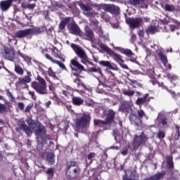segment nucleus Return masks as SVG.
I'll list each match as a JSON object with an SVG mask.
<instances>
[{
  "mask_svg": "<svg viewBox=\"0 0 180 180\" xmlns=\"http://www.w3.org/2000/svg\"><path fill=\"white\" fill-rule=\"evenodd\" d=\"M27 123L29 126H34L32 129L34 130L37 137L38 146H41V147H43V146L47 144V141L46 140V139H47V136H46L47 129H46V127L40 122L37 123L33 120H28Z\"/></svg>",
  "mask_w": 180,
  "mask_h": 180,
  "instance_id": "obj_1",
  "label": "nucleus"
},
{
  "mask_svg": "<svg viewBox=\"0 0 180 180\" xmlns=\"http://www.w3.org/2000/svg\"><path fill=\"white\" fill-rule=\"evenodd\" d=\"M65 176L67 179H77L81 175V167L77 162L70 160L65 165Z\"/></svg>",
  "mask_w": 180,
  "mask_h": 180,
  "instance_id": "obj_2",
  "label": "nucleus"
},
{
  "mask_svg": "<svg viewBox=\"0 0 180 180\" xmlns=\"http://www.w3.org/2000/svg\"><path fill=\"white\" fill-rule=\"evenodd\" d=\"M43 33V29L39 27H33L25 30H20L15 33V39H27L32 36H39Z\"/></svg>",
  "mask_w": 180,
  "mask_h": 180,
  "instance_id": "obj_3",
  "label": "nucleus"
},
{
  "mask_svg": "<svg viewBox=\"0 0 180 180\" xmlns=\"http://www.w3.org/2000/svg\"><path fill=\"white\" fill-rule=\"evenodd\" d=\"M37 80L38 82H32L31 83L32 88L34 89L37 94H39V95H47V94H49L47 82L40 75L37 77Z\"/></svg>",
  "mask_w": 180,
  "mask_h": 180,
  "instance_id": "obj_4",
  "label": "nucleus"
},
{
  "mask_svg": "<svg viewBox=\"0 0 180 180\" xmlns=\"http://www.w3.org/2000/svg\"><path fill=\"white\" fill-rule=\"evenodd\" d=\"M100 47L101 50L108 53V54H109V56L112 57V58H113V60L116 61L123 70H129V66L124 64V60H123L122 56L115 53V51H112V49L105 44H101Z\"/></svg>",
  "mask_w": 180,
  "mask_h": 180,
  "instance_id": "obj_5",
  "label": "nucleus"
},
{
  "mask_svg": "<svg viewBox=\"0 0 180 180\" xmlns=\"http://www.w3.org/2000/svg\"><path fill=\"white\" fill-rule=\"evenodd\" d=\"M89 123H91V115L84 113L80 118L76 119L73 128L75 131H79L86 126H89Z\"/></svg>",
  "mask_w": 180,
  "mask_h": 180,
  "instance_id": "obj_6",
  "label": "nucleus"
},
{
  "mask_svg": "<svg viewBox=\"0 0 180 180\" xmlns=\"http://www.w3.org/2000/svg\"><path fill=\"white\" fill-rule=\"evenodd\" d=\"M71 47L73 51H75V54H77L79 58H80L81 63L82 64H84V65H86V64L92 65V64H94L92 62L89 60V58L88 57L86 53H85V51L82 48H81L79 46L75 44H71Z\"/></svg>",
  "mask_w": 180,
  "mask_h": 180,
  "instance_id": "obj_7",
  "label": "nucleus"
},
{
  "mask_svg": "<svg viewBox=\"0 0 180 180\" xmlns=\"http://www.w3.org/2000/svg\"><path fill=\"white\" fill-rule=\"evenodd\" d=\"M69 65L72 71L77 72V74H81L83 71H85V67L78 62V58L77 57H75L70 60Z\"/></svg>",
  "mask_w": 180,
  "mask_h": 180,
  "instance_id": "obj_8",
  "label": "nucleus"
},
{
  "mask_svg": "<svg viewBox=\"0 0 180 180\" xmlns=\"http://www.w3.org/2000/svg\"><path fill=\"white\" fill-rule=\"evenodd\" d=\"M18 127L15 128V131L17 133H20V130H22V131H25V134L28 136V137H31L32 134H33V131H32V129H30V127L27 126L26 124V122L23 120H20L18 122Z\"/></svg>",
  "mask_w": 180,
  "mask_h": 180,
  "instance_id": "obj_9",
  "label": "nucleus"
},
{
  "mask_svg": "<svg viewBox=\"0 0 180 180\" xmlns=\"http://www.w3.org/2000/svg\"><path fill=\"white\" fill-rule=\"evenodd\" d=\"M1 54L5 60L13 61L15 58V49H13V46H4Z\"/></svg>",
  "mask_w": 180,
  "mask_h": 180,
  "instance_id": "obj_10",
  "label": "nucleus"
},
{
  "mask_svg": "<svg viewBox=\"0 0 180 180\" xmlns=\"http://www.w3.org/2000/svg\"><path fill=\"white\" fill-rule=\"evenodd\" d=\"M147 140H148V137L146 136L144 132H142L141 135H135L133 140L134 147L139 148L143 146Z\"/></svg>",
  "mask_w": 180,
  "mask_h": 180,
  "instance_id": "obj_11",
  "label": "nucleus"
},
{
  "mask_svg": "<svg viewBox=\"0 0 180 180\" xmlns=\"http://www.w3.org/2000/svg\"><path fill=\"white\" fill-rule=\"evenodd\" d=\"M118 110L119 112L124 113V115H129V113L133 112V105H131L130 101H124L120 103Z\"/></svg>",
  "mask_w": 180,
  "mask_h": 180,
  "instance_id": "obj_12",
  "label": "nucleus"
},
{
  "mask_svg": "<svg viewBox=\"0 0 180 180\" xmlns=\"http://www.w3.org/2000/svg\"><path fill=\"white\" fill-rule=\"evenodd\" d=\"M126 23H148L150 22V18L148 17H137L136 18H129L127 14L124 13Z\"/></svg>",
  "mask_w": 180,
  "mask_h": 180,
  "instance_id": "obj_13",
  "label": "nucleus"
},
{
  "mask_svg": "<svg viewBox=\"0 0 180 180\" xmlns=\"http://www.w3.org/2000/svg\"><path fill=\"white\" fill-rule=\"evenodd\" d=\"M101 8L103 9L105 12H109L110 13H112V15H118L120 12V8L115 6L113 4H101Z\"/></svg>",
  "mask_w": 180,
  "mask_h": 180,
  "instance_id": "obj_14",
  "label": "nucleus"
},
{
  "mask_svg": "<svg viewBox=\"0 0 180 180\" xmlns=\"http://www.w3.org/2000/svg\"><path fill=\"white\" fill-rule=\"evenodd\" d=\"M103 115L105 117V122L109 126L110 124H112L113 122H115V116H116V112L115 110L112 109L105 110H104Z\"/></svg>",
  "mask_w": 180,
  "mask_h": 180,
  "instance_id": "obj_15",
  "label": "nucleus"
},
{
  "mask_svg": "<svg viewBox=\"0 0 180 180\" xmlns=\"http://www.w3.org/2000/svg\"><path fill=\"white\" fill-rule=\"evenodd\" d=\"M131 124L136 126V127H141L143 126V120L137 116L136 114H131L129 116Z\"/></svg>",
  "mask_w": 180,
  "mask_h": 180,
  "instance_id": "obj_16",
  "label": "nucleus"
},
{
  "mask_svg": "<svg viewBox=\"0 0 180 180\" xmlns=\"http://www.w3.org/2000/svg\"><path fill=\"white\" fill-rule=\"evenodd\" d=\"M68 27L70 33H71L72 34H75V36H81V30L77 24H68Z\"/></svg>",
  "mask_w": 180,
  "mask_h": 180,
  "instance_id": "obj_17",
  "label": "nucleus"
},
{
  "mask_svg": "<svg viewBox=\"0 0 180 180\" xmlns=\"http://www.w3.org/2000/svg\"><path fill=\"white\" fill-rule=\"evenodd\" d=\"M160 32V26L155 24L150 25L147 29L146 30V33L147 36H150V34H155Z\"/></svg>",
  "mask_w": 180,
  "mask_h": 180,
  "instance_id": "obj_18",
  "label": "nucleus"
},
{
  "mask_svg": "<svg viewBox=\"0 0 180 180\" xmlns=\"http://www.w3.org/2000/svg\"><path fill=\"white\" fill-rule=\"evenodd\" d=\"M158 57L160 58L162 64H163L164 67H165L167 70H172V66L171 64L168 63V59L164 53L160 52L158 53Z\"/></svg>",
  "mask_w": 180,
  "mask_h": 180,
  "instance_id": "obj_19",
  "label": "nucleus"
},
{
  "mask_svg": "<svg viewBox=\"0 0 180 180\" xmlns=\"http://www.w3.org/2000/svg\"><path fill=\"white\" fill-rule=\"evenodd\" d=\"M84 34L86 37V40H88L89 41H94L95 40V34H94V31H92V30H91V28L89 27H85Z\"/></svg>",
  "mask_w": 180,
  "mask_h": 180,
  "instance_id": "obj_20",
  "label": "nucleus"
},
{
  "mask_svg": "<svg viewBox=\"0 0 180 180\" xmlns=\"http://www.w3.org/2000/svg\"><path fill=\"white\" fill-rule=\"evenodd\" d=\"M151 101V97H150L149 94H146L143 97L138 98L136 101V105L140 106L141 105H144V103H148Z\"/></svg>",
  "mask_w": 180,
  "mask_h": 180,
  "instance_id": "obj_21",
  "label": "nucleus"
},
{
  "mask_svg": "<svg viewBox=\"0 0 180 180\" xmlns=\"http://www.w3.org/2000/svg\"><path fill=\"white\" fill-rule=\"evenodd\" d=\"M12 2H13V0H6L4 1L0 2V8L3 12H6V11H8L9 8H11V5H12Z\"/></svg>",
  "mask_w": 180,
  "mask_h": 180,
  "instance_id": "obj_22",
  "label": "nucleus"
},
{
  "mask_svg": "<svg viewBox=\"0 0 180 180\" xmlns=\"http://www.w3.org/2000/svg\"><path fill=\"white\" fill-rule=\"evenodd\" d=\"M167 77L168 78V79H169L171 84H172L174 87H175V86L178 84V81H179L178 75L174 73H168L167 75Z\"/></svg>",
  "mask_w": 180,
  "mask_h": 180,
  "instance_id": "obj_23",
  "label": "nucleus"
},
{
  "mask_svg": "<svg viewBox=\"0 0 180 180\" xmlns=\"http://www.w3.org/2000/svg\"><path fill=\"white\" fill-rule=\"evenodd\" d=\"M99 64L101 65H103V67H106L107 68H109V70H113L114 71H116L117 70V66L115 64L112 65L110 62L108 60H101L99 62Z\"/></svg>",
  "mask_w": 180,
  "mask_h": 180,
  "instance_id": "obj_24",
  "label": "nucleus"
},
{
  "mask_svg": "<svg viewBox=\"0 0 180 180\" xmlns=\"http://www.w3.org/2000/svg\"><path fill=\"white\" fill-rule=\"evenodd\" d=\"M32 81V79L29 76H25L22 78L18 79V81L15 83V86H20V85H25Z\"/></svg>",
  "mask_w": 180,
  "mask_h": 180,
  "instance_id": "obj_25",
  "label": "nucleus"
},
{
  "mask_svg": "<svg viewBox=\"0 0 180 180\" xmlns=\"http://www.w3.org/2000/svg\"><path fill=\"white\" fill-rule=\"evenodd\" d=\"M166 30H170V32H175V30L179 29L180 30V23L173 25V24H168L165 23L164 26Z\"/></svg>",
  "mask_w": 180,
  "mask_h": 180,
  "instance_id": "obj_26",
  "label": "nucleus"
},
{
  "mask_svg": "<svg viewBox=\"0 0 180 180\" xmlns=\"http://www.w3.org/2000/svg\"><path fill=\"white\" fill-rule=\"evenodd\" d=\"M77 5L78 6H79L82 11H83V12H89L92 9V7L89 6V4H85L82 3L81 1L77 2Z\"/></svg>",
  "mask_w": 180,
  "mask_h": 180,
  "instance_id": "obj_27",
  "label": "nucleus"
},
{
  "mask_svg": "<svg viewBox=\"0 0 180 180\" xmlns=\"http://www.w3.org/2000/svg\"><path fill=\"white\" fill-rule=\"evenodd\" d=\"M166 162L169 169H174V157L172 155L166 157Z\"/></svg>",
  "mask_w": 180,
  "mask_h": 180,
  "instance_id": "obj_28",
  "label": "nucleus"
},
{
  "mask_svg": "<svg viewBox=\"0 0 180 180\" xmlns=\"http://www.w3.org/2000/svg\"><path fill=\"white\" fill-rule=\"evenodd\" d=\"M78 2L79 1H75L68 6L69 9H70L71 12H72V13H79V9H78V8L77 7V5H78Z\"/></svg>",
  "mask_w": 180,
  "mask_h": 180,
  "instance_id": "obj_29",
  "label": "nucleus"
},
{
  "mask_svg": "<svg viewBox=\"0 0 180 180\" xmlns=\"http://www.w3.org/2000/svg\"><path fill=\"white\" fill-rule=\"evenodd\" d=\"M72 102L75 106H81V105L84 104V99H82L81 97L73 96L72 98Z\"/></svg>",
  "mask_w": 180,
  "mask_h": 180,
  "instance_id": "obj_30",
  "label": "nucleus"
},
{
  "mask_svg": "<svg viewBox=\"0 0 180 180\" xmlns=\"http://www.w3.org/2000/svg\"><path fill=\"white\" fill-rule=\"evenodd\" d=\"M94 126H97L98 127H105V126H109V124L106 122V120H101L94 119Z\"/></svg>",
  "mask_w": 180,
  "mask_h": 180,
  "instance_id": "obj_31",
  "label": "nucleus"
},
{
  "mask_svg": "<svg viewBox=\"0 0 180 180\" xmlns=\"http://www.w3.org/2000/svg\"><path fill=\"white\" fill-rule=\"evenodd\" d=\"M63 95H65V96H72L74 94V89L71 88L70 86H67L65 90H63L62 92Z\"/></svg>",
  "mask_w": 180,
  "mask_h": 180,
  "instance_id": "obj_32",
  "label": "nucleus"
},
{
  "mask_svg": "<svg viewBox=\"0 0 180 180\" xmlns=\"http://www.w3.org/2000/svg\"><path fill=\"white\" fill-rule=\"evenodd\" d=\"M52 11H58V9H63L64 5L59 3L58 1H53L51 3Z\"/></svg>",
  "mask_w": 180,
  "mask_h": 180,
  "instance_id": "obj_33",
  "label": "nucleus"
},
{
  "mask_svg": "<svg viewBox=\"0 0 180 180\" xmlns=\"http://www.w3.org/2000/svg\"><path fill=\"white\" fill-rule=\"evenodd\" d=\"M54 157H55V155H54V153H49L46 155V160L51 165H54V164L56 163Z\"/></svg>",
  "mask_w": 180,
  "mask_h": 180,
  "instance_id": "obj_34",
  "label": "nucleus"
},
{
  "mask_svg": "<svg viewBox=\"0 0 180 180\" xmlns=\"http://www.w3.org/2000/svg\"><path fill=\"white\" fill-rule=\"evenodd\" d=\"M14 71L18 75H23L25 71L23 70V68L21 67L20 65L15 64L14 65Z\"/></svg>",
  "mask_w": 180,
  "mask_h": 180,
  "instance_id": "obj_35",
  "label": "nucleus"
},
{
  "mask_svg": "<svg viewBox=\"0 0 180 180\" xmlns=\"http://www.w3.org/2000/svg\"><path fill=\"white\" fill-rule=\"evenodd\" d=\"M101 22H105V23H108L110 22V16L106 13V12H103L101 14Z\"/></svg>",
  "mask_w": 180,
  "mask_h": 180,
  "instance_id": "obj_36",
  "label": "nucleus"
},
{
  "mask_svg": "<svg viewBox=\"0 0 180 180\" xmlns=\"http://www.w3.org/2000/svg\"><path fill=\"white\" fill-rule=\"evenodd\" d=\"M120 51L122 54H124L127 57H133L134 56V53L130 49H122Z\"/></svg>",
  "mask_w": 180,
  "mask_h": 180,
  "instance_id": "obj_37",
  "label": "nucleus"
},
{
  "mask_svg": "<svg viewBox=\"0 0 180 180\" xmlns=\"http://www.w3.org/2000/svg\"><path fill=\"white\" fill-rule=\"evenodd\" d=\"M122 94L123 95H125V96L131 97L133 95H134L135 91L134 90L124 89H122Z\"/></svg>",
  "mask_w": 180,
  "mask_h": 180,
  "instance_id": "obj_38",
  "label": "nucleus"
},
{
  "mask_svg": "<svg viewBox=\"0 0 180 180\" xmlns=\"http://www.w3.org/2000/svg\"><path fill=\"white\" fill-rule=\"evenodd\" d=\"M88 72H98V74H100L101 75H102V70L99 67L89 68L88 69Z\"/></svg>",
  "mask_w": 180,
  "mask_h": 180,
  "instance_id": "obj_39",
  "label": "nucleus"
},
{
  "mask_svg": "<svg viewBox=\"0 0 180 180\" xmlns=\"http://www.w3.org/2000/svg\"><path fill=\"white\" fill-rule=\"evenodd\" d=\"M47 74L49 77H51V78H53V79H58L57 75H56V72H53V68H49Z\"/></svg>",
  "mask_w": 180,
  "mask_h": 180,
  "instance_id": "obj_40",
  "label": "nucleus"
},
{
  "mask_svg": "<svg viewBox=\"0 0 180 180\" xmlns=\"http://www.w3.org/2000/svg\"><path fill=\"white\" fill-rule=\"evenodd\" d=\"M175 129H176V134L174 136V139L176 141H178V140H179V136H180V128L178 124L175 125Z\"/></svg>",
  "mask_w": 180,
  "mask_h": 180,
  "instance_id": "obj_41",
  "label": "nucleus"
},
{
  "mask_svg": "<svg viewBox=\"0 0 180 180\" xmlns=\"http://www.w3.org/2000/svg\"><path fill=\"white\" fill-rule=\"evenodd\" d=\"M18 56H20V57H22V58H23L24 61H26L27 63L32 61V58H30V56L27 55H24L23 53H20V51H18Z\"/></svg>",
  "mask_w": 180,
  "mask_h": 180,
  "instance_id": "obj_42",
  "label": "nucleus"
},
{
  "mask_svg": "<svg viewBox=\"0 0 180 180\" xmlns=\"http://www.w3.org/2000/svg\"><path fill=\"white\" fill-rule=\"evenodd\" d=\"M60 23H75V22H74V18H71V17H66L65 18H63Z\"/></svg>",
  "mask_w": 180,
  "mask_h": 180,
  "instance_id": "obj_43",
  "label": "nucleus"
},
{
  "mask_svg": "<svg viewBox=\"0 0 180 180\" xmlns=\"http://www.w3.org/2000/svg\"><path fill=\"white\" fill-rule=\"evenodd\" d=\"M158 120H159V123L162 126H166V124H167L168 119H167V117H160V115H158Z\"/></svg>",
  "mask_w": 180,
  "mask_h": 180,
  "instance_id": "obj_44",
  "label": "nucleus"
},
{
  "mask_svg": "<svg viewBox=\"0 0 180 180\" xmlns=\"http://www.w3.org/2000/svg\"><path fill=\"white\" fill-rule=\"evenodd\" d=\"M165 11H167V12H172V11H175V6H174V5H171V4H166L165 6Z\"/></svg>",
  "mask_w": 180,
  "mask_h": 180,
  "instance_id": "obj_45",
  "label": "nucleus"
},
{
  "mask_svg": "<svg viewBox=\"0 0 180 180\" xmlns=\"http://www.w3.org/2000/svg\"><path fill=\"white\" fill-rule=\"evenodd\" d=\"M137 115L139 119H143V117H146V116H147V115H146V112L142 109L137 110Z\"/></svg>",
  "mask_w": 180,
  "mask_h": 180,
  "instance_id": "obj_46",
  "label": "nucleus"
},
{
  "mask_svg": "<svg viewBox=\"0 0 180 180\" xmlns=\"http://www.w3.org/2000/svg\"><path fill=\"white\" fill-rule=\"evenodd\" d=\"M46 174L48 175V177L51 179V178H53V176H54V169L53 168H49L46 170Z\"/></svg>",
  "mask_w": 180,
  "mask_h": 180,
  "instance_id": "obj_47",
  "label": "nucleus"
},
{
  "mask_svg": "<svg viewBox=\"0 0 180 180\" xmlns=\"http://www.w3.org/2000/svg\"><path fill=\"white\" fill-rule=\"evenodd\" d=\"M129 29L131 30H134V29H139L140 26H141V24L140 23H129Z\"/></svg>",
  "mask_w": 180,
  "mask_h": 180,
  "instance_id": "obj_48",
  "label": "nucleus"
},
{
  "mask_svg": "<svg viewBox=\"0 0 180 180\" xmlns=\"http://www.w3.org/2000/svg\"><path fill=\"white\" fill-rule=\"evenodd\" d=\"M6 92L9 101H11V102H15V97H13V95H12L9 89H7Z\"/></svg>",
  "mask_w": 180,
  "mask_h": 180,
  "instance_id": "obj_49",
  "label": "nucleus"
},
{
  "mask_svg": "<svg viewBox=\"0 0 180 180\" xmlns=\"http://www.w3.org/2000/svg\"><path fill=\"white\" fill-rule=\"evenodd\" d=\"M44 57L46 58V60L51 61L53 64H56L57 62V60L54 59L51 56L49 55V53H45Z\"/></svg>",
  "mask_w": 180,
  "mask_h": 180,
  "instance_id": "obj_50",
  "label": "nucleus"
},
{
  "mask_svg": "<svg viewBox=\"0 0 180 180\" xmlns=\"http://www.w3.org/2000/svg\"><path fill=\"white\" fill-rule=\"evenodd\" d=\"M44 57L46 58V60L51 61L53 64H56L57 62V60L54 59L51 56L49 55V53H45Z\"/></svg>",
  "mask_w": 180,
  "mask_h": 180,
  "instance_id": "obj_51",
  "label": "nucleus"
},
{
  "mask_svg": "<svg viewBox=\"0 0 180 180\" xmlns=\"http://www.w3.org/2000/svg\"><path fill=\"white\" fill-rule=\"evenodd\" d=\"M158 139L160 140H162L165 137V131H159L157 134Z\"/></svg>",
  "mask_w": 180,
  "mask_h": 180,
  "instance_id": "obj_52",
  "label": "nucleus"
},
{
  "mask_svg": "<svg viewBox=\"0 0 180 180\" xmlns=\"http://www.w3.org/2000/svg\"><path fill=\"white\" fill-rule=\"evenodd\" d=\"M96 157V153H90L87 155V160H90V164H92V158H95Z\"/></svg>",
  "mask_w": 180,
  "mask_h": 180,
  "instance_id": "obj_53",
  "label": "nucleus"
},
{
  "mask_svg": "<svg viewBox=\"0 0 180 180\" xmlns=\"http://www.w3.org/2000/svg\"><path fill=\"white\" fill-rule=\"evenodd\" d=\"M38 68L39 70L42 72V74H46V70H44V68H46V65L44 64H39Z\"/></svg>",
  "mask_w": 180,
  "mask_h": 180,
  "instance_id": "obj_54",
  "label": "nucleus"
},
{
  "mask_svg": "<svg viewBox=\"0 0 180 180\" xmlns=\"http://www.w3.org/2000/svg\"><path fill=\"white\" fill-rule=\"evenodd\" d=\"M6 112V105L0 103V113H5Z\"/></svg>",
  "mask_w": 180,
  "mask_h": 180,
  "instance_id": "obj_55",
  "label": "nucleus"
},
{
  "mask_svg": "<svg viewBox=\"0 0 180 180\" xmlns=\"http://www.w3.org/2000/svg\"><path fill=\"white\" fill-rule=\"evenodd\" d=\"M55 64H57L62 70H67L65 65H64V63H61L60 60H56Z\"/></svg>",
  "mask_w": 180,
  "mask_h": 180,
  "instance_id": "obj_56",
  "label": "nucleus"
},
{
  "mask_svg": "<svg viewBox=\"0 0 180 180\" xmlns=\"http://www.w3.org/2000/svg\"><path fill=\"white\" fill-rule=\"evenodd\" d=\"M25 8L30 10L34 9V8H36V3L29 4L25 6Z\"/></svg>",
  "mask_w": 180,
  "mask_h": 180,
  "instance_id": "obj_57",
  "label": "nucleus"
},
{
  "mask_svg": "<svg viewBox=\"0 0 180 180\" xmlns=\"http://www.w3.org/2000/svg\"><path fill=\"white\" fill-rule=\"evenodd\" d=\"M137 40V36L135 34H132L131 36V43H132V44H134V43H136V41Z\"/></svg>",
  "mask_w": 180,
  "mask_h": 180,
  "instance_id": "obj_58",
  "label": "nucleus"
},
{
  "mask_svg": "<svg viewBox=\"0 0 180 180\" xmlns=\"http://www.w3.org/2000/svg\"><path fill=\"white\" fill-rule=\"evenodd\" d=\"M33 108V104L30 103L29 104L25 110V113H29L30 112V110Z\"/></svg>",
  "mask_w": 180,
  "mask_h": 180,
  "instance_id": "obj_59",
  "label": "nucleus"
},
{
  "mask_svg": "<svg viewBox=\"0 0 180 180\" xmlns=\"http://www.w3.org/2000/svg\"><path fill=\"white\" fill-rule=\"evenodd\" d=\"M129 2L131 5L136 6V5H139L140 4V0H130Z\"/></svg>",
  "mask_w": 180,
  "mask_h": 180,
  "instance_id": "obj_60",
  "label": "nucleus"
},
{
  "mask_svg": "<svg viewBox=\"0 0 180 180\" xmlns=\"http://www.w3.org/2000/svg\"><path fill=\"white\" fill-rule=\"evenodd\" d=\"M18 108L20 109V110H23L25 109V103L19 102L18 103Z\"/></svg>",
  "mask_w": 180,
  "mask_h": 180,
  "instance_id": "obj_61",
  "label": "nucleus"
},
{
  "mask_svg": "<svg viewBox=\"0 0 180 180\" xmlns=\"http://www.w3.org/2000/svg\"><path fill=\"white\" fill-rule=\"evenodd\" d=\"M29 95H30V96L32 97V99H33V101H36L37 97H36V94H34V91H29Z\"/></svg>",
  "mask_w": 180,
  "mask_h": 180,
  "instance_id": "obj_62",
  "label": "nucleus"
},
{
  "mask_svg": "<svg viewBox=\"0 0 180 180\" xmlns=\"http://www.w3.org/2000/svg\"><path fill=\"white\" fill-rule=\"evenodd\" d=\"M146 34V32H144V30H141L138 32V35L139 37H144V35Z\"/></svg>",
  "mask_w": 180,
  "mask_h": 180,
  "instance_id": "obj_63",
  "label": "nucleus"
},
{
  "mask_svg": "<svg viewBox=\"0 0 180 180\" xmlns=\"http://www.w3.org/2000/svg\"><path fill=\"white\" fill-rule=\"evenodd\" d=\"M151 84H153V85H158V84H160V82H158V80H157V79H152L150 80Z\"/></svg>",
  "mask_w": 180,
  "mask_h": 180,
  "instance_id": "obj_64",
  "label": "nucleus"
}]
</instances>
